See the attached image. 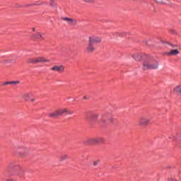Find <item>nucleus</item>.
<instances>
[{"label": "nucleus", "mask_w": 181, "mask_h": 181, "mask_svg": "<svg viewBox=\"0 0 181 181\" xmlns=\"http://www.w3.org/2000/svg\"><path fill=\"white\" fill-rule=\"evenodd\" d=\"M86 145H97V142L95 138L92 139H88V140L86 141Z\"/></svg>", "instance_id": "nucleus-14"}, {"label": "nucleus", "mask_w": 181, "mask_h": 181, "mask_svg": "<svg viewBox=\"0 0 181 181\" xmlns=\"http://www.w3.org/2000/svg\"><path fill=\"white\" fill-rule=\"evenodd\" d=\"M33 32H35V28H33Z\"/></svg>", "instance_id": "nucleus-26"}, {"label": "nucleus", "mask_w": 181, "mask_h": 181, "mask_svg": "<svg viewBox=\"0 0 181 181\" xmlns=\"http://www.w3.org/2000/svg\"><path fill=\"white\" fill-rule=\"evenodd\" d=\"M17 176H20V177H23V176H25V171L23 170H21L18 173Z\"/></svg>", "instance_id": "nucleus-18"}, {"label": "nucleus", "mask_w": 181, "mask_h": 181, "mask_svg": "<svg viewBox=\"0 0 181 181\" xmlns=\"http://www.w3.org/2000/svg\"><path fill=\"white\" fill-rule=\"evenodd\" d=\"M96 140V145H98V144H104L105 142V139L103 137H95Z\"/></svg>", "instance_id": "nucleus-16"}, {"label": "nucleus", "mask_w": 181, "mask_h": 181, "mask_svg": "<svg viewBox=\"0 0 181 181\" xmlns=\"http://www.w3.org/2000/svg\"><path fill=\"white\" fill-rule=\"evenodd\" d=\"M50 60L46 59L45 57H33V58H29L27 60V63L28 64H37L39 63H49Z\"/></svg>", "instance_id": "nucleus-5"}, {"label": "nucleus", "mask_w": 181, "mask_h": 181, "mask_svg": "<svg viewBox=\"0 0 181 181\" xmlns=\"http://www.w3.org/2000/svg\"><path fill=\"white\" fill-rule=\"evenodd\" d=\"M6 181H18V180L13 178H8Z\"/></svg>", "instance_id": "nucleus-21"}, {"label": "nucleus", "mask_w": 181, "mask_h": 181, "mask_svg": "<svg viewBox=\"0 0 181 181\" xmlns=\"http://www.w3.org/2000/svg\"><path fill=\"white\" fill-rule=\"evenodd\" d=\"M9 84H13V85L19 84V81H6L3 83V86H8Z\"/></svg>", "instance_id": "nucleus-17"}, {"label": "nucleus", "mask_w": 181, "mask_h": 181, "mask_svg": "<svg viewBox=\"0 0 181 181\" xmlns=\"http://www.w3.org/2000/svg\"><path fill=\"white\" fill-rule=\"evenodd\" d=\"M179 53L180 52L177 49H171L170 52H165V56H177Z\"/></svg>", "instance_id": "nucleus-12"}, {"label": "nucleus", "mask_w": 181, "mask_h": 181, "mask_svg": "<svg viewBox=\"0 0 181 181\" xmlns=\"http://www.w3.org/2000/svg\"><path fill=\"white\" fill-rule=\"evenodd\" d=\"M133 59L136 60V62L142 61V70L144 71L146 70H156L159 69V62L156 60L151 59L149 55H146L145 54H137L132 55Z\"/></svg>", "instance_id": "nucleus-1"}, {"label": "nucleus", "mask_w": 181, "mask_h": 181, "mask_svg": "<svg viewBox=\"0 0 181 181\" xmlns=\"http://www.w3.org/2000/svg\"><path fill=\"white\" fill-rule=\"evenodd\" d=\"M33 40H46V34L43 33H35L31 36Z\"/></svg>", "instance_id": "nucleus-9"}, {"label": "nucleus", "mask_w": 181, "mask_h": 181, "mask_svg": "<svg viewBox=\"0 0 181 181\" xmlns=\"http://www.w3.org/2000/svg\"><path fill=\"white\" fill-rule=\"evenodd\" d=\"M150 122H151V117L148 115L141 116L137 121V124L139 127H148Z\"/></svg>", "instance_id": "nucleus-6"}, {"label": "nucleus", "mask_w": 181, "mask_h": 181, "mask_svg": "<svg viewBox=\"0 0 181 181\" xmlns=\"http://www.w3.org/2000/svg\"><path fill=\"white\" fill-rule=\"evenodd\" d=\"M167 181H173L172 178H169Z\"/></svg>", "instance_id": "nucleus-24"}, {"label": "nucleus", "mask_w": 181, "mask_h": 181, "mask_svg": "<svg viewBox=\"0 0 181 181\" xmlns=\"http://www.w3.org/2000/svg\"><path fill=\"white\" fill-rule=\"evenodd\" d=\"M98 117H100L98 113L88 112L86 115V121H89V122H93L94 121H97V119H98Z\"/></svg>", "instance_id": "nucleus-7"}, {"label": "nucleus", "mask_w": 181, "mask_h": 181, "mask_svg": "<svg viewBox=\"0 0 181 181\" xmlns=\"http://www.w3.org/2000/svg\"><path fill=\"white\" fill-rule=\"evenodd\" d=\"M17 150L18 151L21 156H25L28 155L29 150L25 145L20 144L17 146Z\"/></svg>", "instance_id": "nucleus-8"}, {"label": "nucleus", "mask_w": 181, "mask_h": 181, "mask_svg": "<svg viewBox=\"0 0 181 181\" xmlns=\"http://www.w3.org/2000/svg\"><path fill=\"white\" fill-rule=\"evenodd\" d=\"M83 2H87L88 4H91L93 2V0H82Z\"/></svg>", "instance_id": "nucleus-22"}, {"label": "nucleus", "mask_w": 181, "mask_h": 181, "mask_svg": "<svg viewBox=\"0 0 181 181\" xmlns=\"http://www.w3.org/2000/svg\"><path fill=\"white\" fill-rule=\"evenodd\" d=\"M73 114H74V112L67 108H61L49 113L48 117L49 118H57V117H62V115H71Z\"/></svg>", "instance_id": "nucleus-3"}, {"label": "nucleus", "mask_w": 181, "mask_h": 181, "mask_svg": "<svg viewBox=\"0 0 181 181\" xmlns=\"http://www.w3.org/2000/svg\"><path fill=\"white\" fill-rule=\"evenodd\" d=\"M98 161L93 162V166H97V165H98Z\"/></svg>", "instance_id": "nucleus-23"}, {"label": "nucleus", "mask_w": 181, "mask_h": 181, "mask_svg": "<svg viewBox=\"0 0 181 181\" xmlns=\"http://www.w3.org/2000/svg\"><path fill=\"white\" fill-rule=\"evenodd\" d=\"M64 66L63 65H54L50 68V70H52V71H56L57 73H64Z\"/></svg>", "instance_id": "nucleus-10"}, {"label": "nucleus", "mask_w": 181, "mask_h": 181, "mask_svg": "<svg viewBox=\"0 0 181 181\" xmlns=\"http://www.w3.org/2000/svg\"><path fill=\"white\" fill-rule=\"evenodd\" d=\"M62 19V21H65V22H67V23H69V25H76V22L74 21V19H73V18L64 17Z\"/></svg>", "instance_id": "nucleus-13"}, {"label": "nucleus", "mask_w": 181, "mask_h": 181, "mask_svg": "<svg viewBox=\"0 0 181 181\" xmlns=\"http://www.w3.org/2000/svg\"><path fill=\"white\" fill-rule=\"evenodd\" d=\"M120 36H125V33H122Z\"/></svg>", "instance_id": "nucleus-25"}, {"label": "nucleus", "mask_w": 181, "mask_h": 181, "mask_svg": "<svg viewBox=\"0 0 181 181\" xmlns=\"http://www.w3.org/2000/svg\"><path fill=\"white\" fill-rule=\"evenodd\" d=\"M32 97H33V94L32 93H25L22 96L23 100H25L26 101H31V103H33V101H35V98Z\"/></svg>", "instance_id": "nucleus-11"}, {"label": "nucleus", "mask_w": 181, "mask_h": 181, "mask_svg": "<svg viewBox=\"0 0 181 181\" xmlns=\"http://www.w3.org/2000/svg\"><path fill=\"white\" fill-rule=\"evenodd\" d=\"M98 123L102 125V127H107V125H110V124L113 125L118 124V120L110 113H104L102 115L101 118L98 120Z\"/></svg>", "instance_id": "nucleus-2"}, {"label": "nucleus", "mask_w": 181, "mask_h": 181, "mask_svg": "<svg viewBox=\"0 0 181 181\" xmlns=\"http://www.w3.org/2000/svg\"><path fill=\"white\" fill-rule=\"evenodd\" d=\"M101 42V37L97 36L89 37V43L86 47L87 53H93L95 50V45Z\"/></svg>", "instance_id": "nucleus-4"}, {"label": "nucleus", "mask_w": 181, "mask_h": 181, "mask_svg": "<svg viewBox=\"0 0 181 181\" xmlns=\"http://www.w3.org/2000/svg\"><path fill=\"white\" fill-rule=\"evenodd\" d=\"M15 168V164L13 163H10L6 168V172H11L12 169Z\"/></svg>", "instance_id": "nucleus-15"}, {"label": "nucleus", "mask_w": 181, "mask_h": 181, "mask_svg": "<svg viewBox=\"0 0 181 181\" xmlns=\"http://www.w3.org/2000/svg\"><path fill=\"white\" fill-rule=\"evenodd\" d=\"M50 5L51 6H56V2H54V0L50 1Z\"/></svg>", "instance_id": "nucleus-20"}, {"label": "nucleus", "mask_w": 181, "mask_h": 181, "mask_svg": "<svg viewBox=\"0 0 181 181\" xmlns=\"http://www.w3.org/2000/svg\"><path fill=\"white\" fill-rule=\"evenodd\" d=\"M69 158V156L67 154H64L60 156V160H66Z\"/></svg>", "instance_id": "nucleus-19"}]
</instances>
